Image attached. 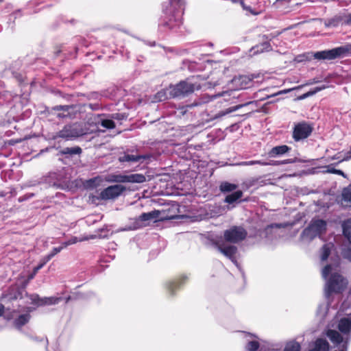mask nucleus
<instances>
[{"instance_id": "f257e3e1", "label": "nucleus", "mask_w": 351, "mask_h": 351, "mask_svg": "<svg viewBox=\"0 0 351 351\" xmlns=\"http://www.w3.org/2000/svg\"><path fill=\"white\" fill-rule=\"evenodd\" d=\"M339 258L337 257L333 263L326 265L322 270V278L326 280L324 292L328 300L332 294H339L347 287L348 280L340 273Z\"/></svg>"}, {"instance_id": "f03ea898", "label": "nucleus", "mask_w": 351, "mask_h": 351, "mask_svg": "<svg viewBox=\"0 0 351 351\" xmlns=\"http://www.w3.org/2000/svg\"><path fill=\"white\" fill-rule=\"evenodd\" d=\"M171 8L164 10L165 15L160 19L159 27L163 31L176 29L182 25L181 14L175 10L181 8L184 5L183 0H169Z\"/></svg>"}, {"instance_id": "7ed1b4c3", "label": "nucleus", "mask_w": 351, "mask_h": 351, "mask_svg": "<svg viewBox=\"0 0 351 351\" xmlns=\"http://www.w3.org/2000/svg\"><path fill=\"white\" fill-rule=\"evenodd\" d=\"M337 327L341 334L337 330L328 329L326 333V336L335 346L340 345L341 343L348 345L351 339V314L341 318Z\"/></svg>"}, {"instance_id": "20e7f679", "label": "nucleus", "mask_w": 351, "mask_h": 351, "mask_svg": "<svg viewBox=\"0 0 351 351\" xmlns=\"http://www.w3.org/2000/svg\"><path fill=\"white\" fill-rule=\"evenodd\" d=\"M87 134H89V129L86 125L84 126L81 123H75L66 125L61 130L56 133L53 138H61L66 141H72Z\"/></svg>"}, {"instance_id": "39448f33", "label": "nucleus", "mask_w": 351, "mask_h": 351, "mask_svg": "<svg viewBox=\"0 0 351 351\" xmlns=\"http://www.w3.org/2000/svg\"><path fill=\"white\" fill-rule=\"evenodd\" d=\"M326 222L322 219H312L309 225L304 229L301 234V239L304 241H311L320 237L326 232Z\"/></svg>"}, {"instance_id": "423d86ee", "label": "nucleus", "mask_w": 351, "mask_h": 351, "mask_svg": "<svg viewBox=\"0 0 351 351\" xmlns=\"http://www.w3.org/2000/svg\"><path fill=\"white\" fill-rule=\"evenodd\" d=\"M199 86L195 85L187 81H182L176 85H171L167 88L170 97H184L194 92L195 89H199Z\"/></svg>"}, {"instance_id": "0eeeda50", "label": "nucleus", "mask_w": 351, "mask_h": 351, "mask_svg": "<svg viewBox=\"0 0 351 351\" xmlns=\"http://www.w3.org/2000/svg\"><path fill=\"white\" fill-rule=\"evenodd\" d=\"M351 52V45L341 46L330 50L317 51L313 54L317 60H334Z\"/></svg>"}, {"instance_id": "6e6552de", "label": "nucleus", "mask_w": 351, "mask_h": 351, "mask_svg": "<svg viewBox=\"0 0 351 351\" xmlns=\"http://www.w3.org/2000/svg\"><path fill=\"white\" fill-rule=\"evenodd\" d=\"M146 179L141 173L132 174H110L106 178V181L113 183H143Z\"/></svg>"}, {"instance_id": "1a4fd4ad", "label": "nucleus", "mask_w": 351, "mask_h": 351, "mask_svg": "<svg viewBox=\"0 0 351 351\" xmlns=\"http://www.w3.org/2000/svg\"><path fill=\"white\" fill-rule=\"evenodd\" d=\"M246 236V230L241 226H233L225 230L223 234L225 241L232 243H237L244 240Z\"/></svg>"}, {"instance_id": "9d476101", "label": "nucleus", "mask_w": 351, "mask_h": 351, "mask_svg": "<svg viewBox=\"0 0 351 351\" xmlns=\"http://www.w3.org/2000/svg\"><path fill=\"white\" fill-rule=\"evenodd\" d=\"M125 190L126 188L123 185H112L104 189L99 193V198L102 200L114 199L119 197Z\"/></svg>"}, {"instance_id": "9b49d317", "label": "nucleus", "mask_w": 351, "mask_h": 351, "mask_svg": "<svg viewBox=\"0 0 351 351\" xmlns=\"http://www.w3.org/2000/svg\"><path fill=\"white\" fill-rule=\"evenodd\" d=\"M313 131V128L305 122L296 124L293 128V138L295 141L308 138Z\"/></svg>"}, {"instance_id": "f8f14e48", "label": "nucleus", "mask_w": 351, "mask_h": 351, "mask_svg": "<svg viewBox=\"0 0 351 351\" xmlns=\"http://www.w3.org/2000/svg\"><path fill=\"white\" fill-rule=\"evenodd\" d=\"M213 245L221 254L231 260L235 265H237L235 259V254L237 252V247L227 245L222 241H215L213 243Z\"/></svg>"}, {"instance_id": "ddd939ff", "label": "nucleus", "mask_w": 351, "mask_h": 351, "mask_svg": "<svg viewBox=\"0 0 351 351\" xmlns=\"http://www.w3.org/2000/svg\"><path fill=\"white\" fill-rule=\"evenodd\" d=\"M92 121L93 123H95V128L89 130V133H93L97 131H101L99 125L106 129H112L115 127V123L112 119H104L101 115L97 114L94 115L93 117L89 119V121ZM104 132V130H101Z\"/></svg>"}, {"instance_id": "4468645a", "label": "nucleus", "mask_w": 351, "mask_h": 351, "mask_svg": "<svg viewBox=\"0 0 351 351\" xmlns=\"http://www.w3.org/2000/svg\"><path fill=\"white\" fill-rule=\"evenodd\" d=\"M160 215V213L158 210H153L149 213H142L138 219H136L135 225L134 228L135 229L140 228L141 227L147 225V223L151 221H156Z\"/></svg>"}, {"instance_id": "2eb2a0df", "label": "nucleus", "mask_w": 351, "mask_h": 351, "mask_svg": "<svg viewBox=\"0 0 351 351\" xmlns=\"http://www.w3.org/2000/svg\"><path fill=\"white\" fill-rule=\"evenodd\" d=\"M30 300L34 304L43 306L58 304L62 300V298L56 296L40 298L38 295L34 294L30 296Z\"/></svg>"}, {"instance_id": "dca6fc26", "label": "nucleus", "mask_w": 351, "mask_h": 351, "mask_svg": "<svg viewBox=\"0 0 351 351\" xmlns=\"http://www.w3.org/2000/svg\"><path fill=\"white\" fill-rule=\"evenodd\" d=\"M343 234L351 243V219L344 221L342 223ZM343 257L351 261V249H344L342 252Z\"/></svg>"}, {"instance_id": "f3484780", "label": "nucleus", "mask_w": 351, "mask_h": 351, "mask_svg": "<svg viewBox=\"0 0 351 351\" xmlns=\"http://www.w3.org/2000/svg\"><path fill=\"white\" fill-rule=\"evenodd\" d=\"M53 110L59 112L57 113V117L58 118H73L75 117V106H73L59 105L54 106Z\"/></svg>"}, {"instance_id": "a211bd4d", "label": "nucleus", "mask_w": 351, "mask_h": 351, "mask_svg": "<svg viewBox=\"0 0 351 351\" xmlns=\"http://www.w3.org/2000/svg\"><path fill=\"white\" fill-rule=\"evenodd\" d=\"M254 78V75H243L234 77L233 82L241 89H245L250 86Z\"/></svg>"}, {"instance_id": "6ab92c4d", "label": "nucleus", "mask_w": 351, "mask_h": 351, "mask_svg": "<svg viewBox=\"0 0 351 351\" xmlns=\"http://www.w3.org/2000/svg\"><path fill=\"white\" fill-rule=\"evenodd\" d=\"M291 148L286 145L276 146L269 150L268 152V156L270 158H275L277 156H282L285 154L289 152Z\"/></svg>"}, {"instance_id": "aec40b11", "label": "nucleus", "mask_w": 351, "mask_h": 351, "mask_svg": "<svg viewBox=\"0 0 351 351\" xmlns=\"http://www.w3.org/2000/svg\"><path fill=\"white\" fill-rule=\"evenodd\" d=\"M329 313L330 312L328 303H324L319 306L317 311V316L321 322H325L329 319L330 317H328Z\"/></svg>"}, {"instance_id": "412c9836", "label": "nucleus", "mask_w": 351, "mask_h": 351, "mask_svg": "<svg viewBox=\"0 0 351 351\" xmlns=\"http://www.w3.org/2000/svg\"><path fill=\"white\" fill-rule=\"evenodd\" d=\"M188 279L187 276H181L180 278L177 281H171L168 282L166 284V288L168 291V293L170 295H173L175 293V291L178 289L182 284L184 283L185 280Z\"/></svg>"}, {"instance_id": "4be33fe9", "label": "nucleus", "mask_w": 351, "mask_h": 351, "mask_svg": "<svg viewBox=\"0 0 351 351\" xmlns=\"http://www.w3.org/2000/svg\"><path fill=\"white\" fill-rule=\"evenodd\" d=\"M97 237H98V236L97 234H88V235H84V236H82L80 237H73L68 241L64 242L63 245H64V247H66L67 246L75 244L77 242L88 241L90 239H95Z\"/></svg>"}, {"instance_id": "5701e85b", "label": "nucleus", "mask_w": 351, "mask_h": 351, "mask_svg": "<svg viewBox=\"0 0 351 351\" xmlns=\"http://www.w3.org/2000/svg\"><path fill=\"white\" fill-rule=\"evenodd\" d=\"M2 86V82H0V86ZM16 95H13L9 91L0 92V107L9 105Z\"/></svg>"}, {"instance_id": "b1692460", "label": "nucleus", "mask_w": 351, "mask_h": 351, "mask_svg": "<svg viewBox=\"0 0 351 351\" xmlns=\"http://www.w3.org/2000/svg\"><path fill=\"white\" fill-rule=\"evenodd\" d=\"M309 351H329V344L325 339H317Z\"/></svg>"}, {"instance_id": "393cba45", "label": "nucleus", "mask_w": 351, "mask_h": 351, "mask_svg": "<svg viewBox=\"0 0 351 351\" xmlns=\"http://www.w3.org/2000/svg\"><path fill=\"white\" fill-rule=\"evenodd\" d=\"M341 196L342 204L345 206L351 207V185L343 189Z\"/></svg>"}, {"instance_id": "a878e982", "label": "nucleus", "mask_w": 351, "mask_h": 351, "mask_svg": "<svg viewBox=\"0 0 351 351\" xmlns=\"http://www.w3.org/2000/svg\"><path fill=\"white\" fill-rule=\"evenodd\" d=\"M243 191L241 190L235 191L232 193L226 195L224 202L230 204H233L241 198L243 197Z\"/></svg>"}, {"instance_id": "bb28decb", "label": "nucleus", "mask_w": 351, "mask_h": 351, "mask_svg": "<svg viewBox=\"0 0 351 351\" xmlns=\"http://www.w3.org/2000/svg\"><path fill=\"white\" fill-rule=\"evenodd\" d=\"M30 319V315L28 313L19 315L14 321L15 327L17 329H21L23 326L27 324Z\"/></svg>"}, {"instance_id": "cd10ccee", "label": "nucleus", "mask_w": 351, "mask_h": 351, "mask_svg": "<svg viewBox=\"0 0 351 351\" xmlns=\"http://www.w3.org/2000/svg\"><path fill=\"white\" fill-rule=\"evenodd\" d=\"M147 156L144 155H132V154H124L123 156L119 158V160L122 162H138L141 159H146Z\"/></svg>"}, {"instance_id": "c85d7f7f", "label": "nucleus", "mask_w": 351, "mask_h": 351, "mask_svg": "<svg viewBox=\"0 0 351 351\" xmlns=\"http://www.w3.org/2000/svg\"><path fill=\"white\" fill-rule=\"evenodd\" d=\"M334 248V245L332 243L325 244L321 250V260L322 261H326Z\"/></svg>"}, {"instance_id": "c756f323", "label": "nucleus", "mask_w": 351, "mask_h": 351, "mask_svg": "<svg viewBox=\"0 0 351 351\" xmlns=\"http://www.w3.org/2000/svg\"><path fill=\"white\" fill-rule=\"evenodd\" d=\"M238 186L235 184H232L228 182H223L219 185V189L221 193L234 192L237 189Z\"/></svg>"}, {"instance_id": "7c9ffc66", "label": "nucleus", "mask_w": 351, "mask_h": 351, "mask_svg": "<svg viewBox=\"0 0 351 351\" xmlns=\"http://www.w3.org/2000/svg\"><path fill=\"white\" fill-rule=\"evenodd\" d=\"M252 339H247L248 342L245 346V349L247 351H256L259 348V343L255 339V337L249 335Z\"/></svg>"}, {"instance_id": "2f4dec72", "label": "nucleus", "mask_w": 351, "mask_h": 351, "mask_svg": "<svg viewBox=\"0 0 351 351\" xmlns=\"http://www.w3.org/2000/svg\"><path fill=\"white\" fill-rule=\"evenodd\" d=\"M342 18L343 14L336 16L334 18L329 20L328 22L326 23V25L327 27H337L339 25H343L344 23H343V21L341 20Z\"/></svg>"}, {"instance_id": "473e14b6", "label": "nucleus", "mask_w": 351, "mask_h": 351, "mask_svg": "<svg viewBox=\"0 0 351 351\" xmlns=\"http://www.w3.org/2000/svg\"><path fill=\"white\" fill-rule=\"evenodd\" d=\"M102 178L99 176L91 178L86 182V186L88 188H96L100 185V183L102 182Z\"/></svg>"}, {"instance_id": "72a5a7b5", "label": "nucleus", "mask_w": 351, "mask_h": 351, "mask_svg": "<svg viewBox=\"0 0 351 351\" xmlns=\"http://www.w3.org/2000/svg\"><path fill=\"white\" fill-rule=\"evenodd\" d=\"M82 152V149L80 147H65L62 151V154L75 155L80 154Z\"/></svg>"}, {"instance_id": "f704fd0d", "label": "nucleus", "mask_w": 351, "mask_h": 351, "mask_svg": "<svg viewBox=\"0 0 351 351\" xmlns=\"http://www.w3.org/2000/svg\"><path fill=\"white\" fill-rule=\"evenodd\" d=\"M48 263L47 261H45V259L44 258V257H43L41 259H40V263L34 268L33 269V271L31 274H29L28 276V280H30L32 279H33L34 278V276H36V274L38 273V271L43 267V266L47 263Z\"/></svg>"}, {"instance_id": "c9c22d12", "label": "nucleus", "mask_w": 351, "mask_h": 351, "mask_svg": "<svg viewBox=\"0 0 351 351\" xmlns=\"http://www.w3.org/2000/svg\"><path fill=\"white\" fill-rule=\"evenodd\" d=\"M64 248H65V247H64L63 243L61 246L53 247L49 254L44 256L45 261L49 262L56 254L60 252Z\"/></svg>"}, {"instance_id": "e433bc0d", "label": "nucleus", "mask_w": 351, "mask_h": 351, "mask_svg": "<svg viewBox=\"0 0 351 351\" xmlns=\"http://www.w3.org/2000/svg\"><path fill=\"white\" fill-rule=\"evenodd\" d=\"M169 97L167 88L158 91L155 95L154 101H161L168 99Z\"/></svg>"}, {"instance_id": "4c0bfd02", "label": "nucleus", "mask_w": 351, "mask_h": 351, "mask_svg": "<svg viewBox=\"0 0 351 351\" xmlns=\"http://www.w3.org/2000/svg\"><path fill=\"white\" fill-rule=\"evenodd\" d=\"M271 47L269 43H264L261 45H258L255 47H254L252 49L254 50V53H262L264 51H269Z\"/></svg>"}, {"instance_id": "58836bf2", "label": "nucleus", "mask_w": 351, "mask_h": 351, "mask_svg": "<svg viewBox=\"0 0 351 351\" xmlns=\"http://www.w3.org/2000/svg\"><path fill=\"white\" fill-rule=\"evenodd\" d=\"M240 106H236L226 109V110L221 111L215 115V118H219L225 116L230 112H234L240 108Z\"/></svg>"}, {"instance_id": "ea45409f", "label": "nucleus", "mask_w": 351, "mask_h": 351, "mask_svg": "<svg viewBox=\"0 0 351 351\" xmlns=\"http://www.w3.org/2000/svg\"><path fill=\"white\" fill-rule=\"evenodd\" d=\"M233 3H237L239 2L242 8L247 10L250 12L254 15H257L259 12L254 11L250 6L247 5L245 3V0H231Z\"/></svg>"}, {"instance_id": "a19ab883", "label": "nucleus", "mask_w": 351, "mask_h": 351, "mask_svg": "<svg viewBox=\"0 0 351 351\" xmlns=\"http://www.w3.org/2000/svg\"><path fill=\"white\" fill-rule=\"evenodd\" d=\"M325 88V86H321V87H316L313 90H310L306 93H304V95H302V96H300V99H306L310 96H312L313 95H315V93H318L319 91L323 90Z\"/></svg>"}, {"instance_id": "79ce46f5", "label": "nucleus", "mask_w": 351, "mask_h": 351, "mask_svg": "<svg viewBox=\"0 0 351 351\" xmlns=\"http://www.w3.org/2000/svg\"><path fill=\"white\" fill-rule=\"evenodd\" d=\"M344 25H351V13L350 14H343V18L341 19Z\"/></svg>"}, {"instance_id": "37998d69", "label": "nucleus", "mask_w": 351, "mask_h": 351, "mask_svg": "<svg viewBox=\"0 0 351 351\" xmlns=\"http://www.w3.org/2000/svg\"><path fill=\"white\" fill-rule=\"evenodd\" d=\"M300 87L301 86H298V87L293 88L285 89V90H280L278 93H274L272 95H271V97L276 96V95H282V94H285V93H289V92H290V91H291L293 90L299 89ZM267 97H270V96H268Z\"/></svg>"}, {"instance_id": "c03bdc74", "label": "nucleus", "mask_w": 351, "mask_h": 351, "mask_svg": "<svg viewBox=\"0 0 351 351\" xmlns=\"http://www.w3.org/2000/svg\"><path fill=\"white\" fill-rule=\"evenodd\" d=\"M351 158V147L350 149L344 154V156L341 159V161L348 160Z\"/></svg>"}, {"instance_id": "a18cd8bd", "label": "nucleus", "mask_w": 351, "mask_h": 351, "mask_svg": "<svg viewBox=\"0 0 351 351\" xmlns=\"http://www.w3.org/2000/svg\"><path fill=\"white\" fill-rule=\"evenodd\" d=\"M238 165L242 166H251L254 165V160L244 161L239 163Z\"/></svg>"}, {"instance_id": "49530a36", "label": "nucleus", "mask_w": 351, "mask_h": 351, "mask_svg": "<svg viewBox=\"0 0 351 351\" xmlns=\"http://www.w3.org/2000/svg\"><path fill=\"white\" fill-rule=\"evenodd\" d=\"M328 171L344 176V173L341 170L332 169H328Z\"/></svg>"}, {"instance_id": "de8ad7c7", "label": "nucleus", "mask_w": 351, "mask_h": 351, "mask_svg": "<svg viewBox=\"0 0 351 351\" xmlns=\"http://www.w3.org/2000/svg\"><path fill=\"white\" fill-rule=\"evenodd\" d=\"M269 161L265 160H254V165H260L262 166H268Z\"/></svg>"}, {"instance_id": "09e8293b", "label": "nucleus", "mask_w": 351, "mask_h": 351, "mask_svg": "<svg viewBox=\"0 0 351 351\" xmlns=\"http://www.w3.org/2000/svg\"><path fill=\"white\" fill-rule=\"evenodd\" d=\"M281 164V161H276V160H270L269 161L268 166L269 165H280Z\"/></svg>"}, {"instance_id": "8fccbe9b", "label": "nucleus", "mask_w": 351, "mask_h": 351, "mask_svg": "<svg viewBox=\"0 0 351 351\" xmlns=\"http://www.w3.org/2000/svg\"><path fill=\"white\" fill-rule=\"evenodd\" d=\"M125 117L123 114H114L112 115V118L117 119H123Z\"/></svg>"}, {"instance_id": "3c124183", "label": "nucleus", "mask_w": 351, "mask_h": 351, "mask_svg": "<svg viewBox=\"0 0 351 351\" xmlns=\"http://www.w3.org/2000/svg\"><path fill=\"white\" fill-rule=\"evenodd\" d=\"M293 161L291 159H287V160H281V164L282 165H287V164H289V163H291L293 162Z\"/></svg>"}, {"instance_id": "603ef678", "label": "nucleus", "mask_w": 351, "mask_h": 351, "mask_svg": "<svg viewBox=\"0 0 351 351\" xmlns=\"http://www.w3.org/2000/svg\"><path fill=\"white\" fill-rule=\"evenodd\" d=\"M4 310V306L2 304L0 303V317L2 315Z\"/></svg>"}, {"instance_id": "864d4df0", "label": "nucleus", "mask_w": 351, "mask_h": 351, "mask_svg": "<svg viewBox=\"0 0 351 351\" xmlns=\"http://www.w3.org/2000/svg\"><path fill=\"white\" fill-rule=\"evenodd\" d=\"M270 38H274L273 34H270Z\"/></svg>"}, {"instance_id": "5fc2aeb1", "label": "nucleus", "mask_w": 351, "mask_h": 351, "mask_svg": "<svg viewBox=\"0 0 351 351\" xmlns=\"http://www.w3.org/2000/svg\"><path fill=\"white\" fill-rule=\"evenodd\" d=\"M344 306H345V304H344V303H343V304H342L341 307H342L343 308H345V307H344Z\"/></svg>"}, {"instance_id": "6e6d98bb", "label": "nucleus", "mask_w": 351, "mask_h": 351, "mask_svg": "<svg viewBox=\"0 0 351 351\" xmlns=\"http://www.w3.org/2000/svg\"><path fill=\"white\" fill-rule=\"evenodd\" d=\"M3 0H0V3L2 2Z\"/></svg>"}]
</instances>
